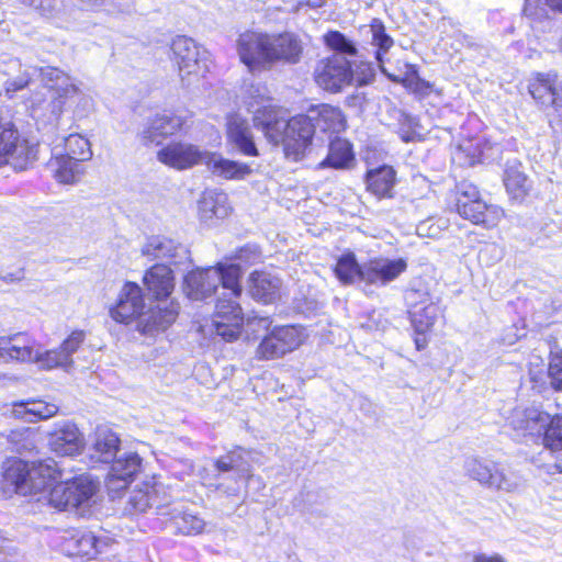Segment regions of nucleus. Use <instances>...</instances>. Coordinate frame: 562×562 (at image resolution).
I'll use <instances>...</instances> for the list:
<instances>
[{"label": "nucleus", "mask_w": 562, "mask_h": 562, "mask_svg": "<svg viewBox=\"0 0 562 562\" xmlns=\"http://www.w3.org/2000/svg\"><path fill=\"white\" fill-rule=\"evenodd\" d=\"M61 476L54 459L40 461L32 468L21 459H9L0 474V495L4 498L14 494L30 495L37 502L46 501L59 510L88 505L98 490V483L87 475L56 483Z\"/></svg>", "instance_id": "obj_1"}, {"label": "nucleus", "mask_w": 562, "mask_h": 562, "mask_svg": "<svg viewBox=\"0 0 562 562\" xmlns=\"http://www.w3.org/2000/svg\"><path fill=\"white\" fill-rule=\"evenodd\" d=\"M236 49L240 61L254 74L269 70L278 61L299 63L303 47L292 33L246 31L239 34Z\"/></svg>", "instance_id": "obj_2"}, {"label": "nucleus", "mask_w": 562, "mask_h": 562, "mask_svg": "<svg viewBox=\"0 0 562 562\" xmlns=\"http://www.w3.org/2000/svg\"><path fill=\"white\" fill-rule=\"evenodd\" d=\"M178 310L173 301L170 306L160 307L150 302L147 307L142 288L135 282H125L115 305L110 308V315L117 323L128 324L136 319L140 333L154 335L166 330L176 321Z\"/></svg>", "instance_id": "obj_3"}, {"label": "nucleus", "mask_w": 562, "mask_h": 562, "mask_svg": "<svg viewBox=\"0 0 562 562\" xmlns=\"http://www.w3.org/2000/svg\"><path fill=\"white\" fill-rule=\"evenodd\" d=\"M292 130L299 131L297 140L303 142L301 160L312 151V139L317 131L338 133L345 128V119L338 108L319 104L311 108L306 114L292 117ZM301 142H299L300 144Z\"/></svg>", "instance_id": "obj_4"}, {"label": "nucleus", "mask_w": 562, "mask_h": 562, "mask_svg": "<svg viewBox=\"0 0 562 562\" xmlns=\"http://www.w3.org/2000/svg\"><path fill=\"white\" fill-rule=\"evenodd\" d=\"M254 125L261 130L269 142L282 143L286 158L293 161L301 160V148L303 142L299 144V131L292 130V119L283 117L279 110L271 104H262L254 110Z\"/></svg>", "instance_id": "obj_5"}, {"label": "nucleus", "mask_w": 562, "mask_h": 562, "mask_svg": "<svg viewBox=\"0 0 562 562\" xmlns=\"http://www.w3.org/2000/svg\"><path fill=\"white\" fill-rule=\"evenodd\" d=\"M240 295H229L223 292L215 304L214 317L210 325L203 327L212 335L214 348L221 341L231 342L236 340L244 324V313L237 302Z\"/></svg>", "instance_id": "obj_6"}, {"label": "nucleus", "mask_w": 562, "mask_h": 562, "mask_svg": "<svg viewBox=\"0 0 562 562\" xmlns=\"http://www.w3.org/2000/svg\"><path fill=\"white\" fill-rule=\"evenodd\" d=\"M271 324L269 316H254L247 319L249 330L265 333L257 351H295L307 337L302 326H276L269 331Z\"/></svg>", "instance_id": "obj_7"}, {"label": "nucleus", "mask_w": 562, "mask_h": 562, "mask_svg": "<svg viewBox=\"0 0 562 562\" xmlns=\"http://www.w3.org/2000/svg\"><path fill=\"white\" fill-rule=\"evenodd\" d=\"M170 49L183 83L190 86L209 71V52L192 38L177 36L172 40Z\"/></svg>", "instance_id": "obj_8"}, {"label": "nucleus", "mask_w": 562, "mask_h": 562, "mask_svg": "<svg viewBox=\"0 0 562 562\" xmlns=\"http://www.w3.org/2000/svg\"><path fill=\"white\" fill-rule=\"evenodd\" d=\"M464 469L469 477L491 490L514 493L520 491L525 484L517 473L505 472L497 463L481 458H469Z\"/></svg>", "instance_id": "obj_9"}, {"label": "nucleus", "mask_w": 562, "mask_h": 562, "mask_svg": "<svg viewBox=\"0 0 562 562\" xmlns=\"http://www.w3.org/2000/svg\"><path fill=\"white\" fill-rule=\"evenodd\" d=\"M34 159V147L20 136L14 124L0 122V167L11 165L15 170H24Z\"/></svg>", "instance_id": "obj_10"}, {"label": "nucleus", "mask_w": 562, "mask_h": 562, "mask_svg": "<svg viewBox=\"0 0 562 562\" xmlns=\"http://www.w3.org/2000/svg\"><path fill=\"white\" fill-rule=\"evenodd\" d=\"M316 83L324 90L339 92L352 85V64L341 54L321 59L314 70Z\"/></svg>", "instance_id": "obj_11"}, {"label": "nucleus", "mask_w": 562, "mask_h": 562, "mask_svg": "<svg viewBox=\"0 0 562 562\" xmlns=\"http://www.w3.org/2000/svg\"><path fill=\"white\" fill-rule=\"evenodd\" d=\"M142 469V458L133 451H121L112 461L106 475V488L112 497L119 496Z\"/></svg>", "instance_id": "obj_12"}, {"label": "nucleus", "mask_w": 562, "mask_h": 562, "mask_svg": "<svg viewBox=\"0 0 562 562\" xmlns=\"http://www.w3.org/2000/svg\"><path fill=\"white\" fill-rule=\"evenodd\" d=\"M142 255L150 260H161L168 267L179 268L190 261L187 246L166 236H150L142 247Z\"/></svg>", "instance_id": "obj_13"}, {"label": "nucleus", "mask_w": 562, "mask_h": 562, "mask_svg": "<svg viewBox=\"0 0 562 562\" xmlns=\"http://www.w3.org/2000/svg\"><path fill=\"white\" fill-rule=\"evenodd\" d=\"M404 258L374 257L362 262V283L370 286H385L407 269Z\"/></svg>", "instance_id": "obj_14"}, {"label": "nucleus", "mask_w": 562, "mask_h": 562, "mask_svg": "<svg viewBox=\"0 0 562 562\" xmlns=\"http://www.w3.org/2000/svg\"><path fill=\"white\" fill-rule=\"evenodd\" d=\"M207 154L209 151L202 150L196 145L172 142L157 153V158L164 165L178 170H184L195 165H205Z\"/></svg>", "instance_id": "obj_15"}, {"label": "nucleus", "mask_w": 562, "mask_h": 562, "mask_svg": "<svg viewBox=\"0 0 562 562\" xmlns=\"http://www.w3.org/2000/svg\"><path fill=\"white\" fill-rule=\"evenodd\" d=\"M250 452L244 449H236L227 454L218 458L215 461V470L218 473V477H232L234 480L235 486H226L225 492L227 493H236L239 491V482L240 481H251L254 480V475L250 474L251 465H250Z\"/></svg>", "instance_id": "obj_16"}, {"label": "nucleus", "mask_w": 562, "mask_h": 562, "mask_svg": "<svg viewBox=\"0 0 562 562\" xmlns=\"http://www.w3.org/2000/svg\"><path fill=\"white\" fill-rule=\"evenodd\" d=\"M40 76L48 89L56 91L57 98L52 102V112L55 116H58L63 112L66 101L78 97L80 90L72 79L58 68L42 67L40 68Z\"/></svg>", "instance_id": "obj_17"}, {"label": "nucleus", "mask_w": 562, "mask_h": 562, "mask_svg": "<svg viewBox=\"0 0 562 562\" xmlns=\"http://www.w3.org/2000/svg\"><path fill=\"white\" fill-rule=\"evenodd\" d=\"M143 283L147 291V296L159 304L160 307L170 306L167 299L175 289V277L171 267L165 263H156L144 274Z\"/></svg>", "instance_id": "obj_18"}, {"label": "nucleus", "mask_w": 562, "mask_h": 562, "mask_svg": "<svg viewBox=\"0 0 562 562\" xmlns=\"http://www.w3.org/2000/svg\"><path fill=\"white\" fill-rule=\"evenodd\" d=\"M550 415L538 407H516L507 417V424L517 437L540 436L548 426Z\"/></svg>", "instance_id": "obj_19"}, {"label": "nucleus", "mask_w": 562, "mask_h": 562, "mask_svg": "<svg viewBox=\"0 0 562 562\" xmlns=\"http://www.w3.org/2000/svg\"><path fill=\"white\" fill-rule=\"evenodd\" d=\"M187 123V116L164 112L149 119L140 133V139L144 144H159L162 138L173 135Z\"/></svg>", "instance_id": "obj_20"}, {"label": "nucleus", "mask_w": 562, "mask_h": 562, "mask_svg": "<svg viewBox=\"0 0 562 562\" xmlns=\"http://www.w3.org/2000/svg\"><path fill=\"white\" fill-rule=\"evenodd\" d=\"M528 91L543 106L552 105L562 115V80L557 75L538 74L529 81Z\"/></svg>", "instance_id": "obj_21"}, {"label": "nucleus", "mask_w": 562, "mask_h": 562, "mask_svg": "<svg viewBox=\"0 0 562 562\" xmlns=\"http://www.w3.org/2000/svg\"><path fill=\"white\" fill-rule=\"evenodd\" d=\"M422 303H424L423 306L408 310L412 325L416 333L414 341L418 351L426 348V333L436 324L441 315L439 306L431 301L430 295H424Z\"/></svg>", "instance_id": "obj_22"}, {"label": "nucleus", "mask_w": 562, "mask_h": 562, "mask_svg": "<svg viewBox=\"0 0 562 562\" xmlns=\"http://www.w3.org/2000/svg\"><path fill=\"white\" fill-rule=\"evenodd\" d=\"M227 143L234 151L243 156H259L251 127L248 121L239 115L229 117L227 122Z\"/></svg>", "instance_id": "obj_23"}, {"label": "nucleus", "mask_w": 562, "mask_h": 562, "mask_svg": "<svg viewBox=\"0 0 562 562\" xmlns=\"http://www.w3.org/2000/svg\"><path fill=\"white\" fill-rule=\"evenodd\" d=\"M281 280L267 271H254L247 280L249 295L257 302L273 304L280 299Z\"/></svg>", "instance_id": "obj_24"}, {"label": "nucleus", "mask_w": 562, "mask_h": 562, "mask_svg": "<svg viewBox=\"0 0 562 562\" xmlns=\"http://www.w3.org/2000/svg\"><path fill=\"white\" fill-rule=\"evenodd\" d=\"M218 285V273L212 267L192 270L184 277V292L191 300L200 301L211 296Z\"/></svg>", "instance_id": "obj_25"}, {"label": "nucleus", "mask_w": 562, "mask_h": 562, "mask_svg": "<svg viewBox=\"0 0 562 562\" xmlns=\"http://www.w3.org/2000/svg\"><path fill=\"white\" fill-rule=\"evenodd\" d=\"M494 151H498V147L483 138L467 139L456 148L452 160L460 166L471 167L491 161L494 158Z\"/></svg>", "instance_id": "obj_26"}, {"label": "nucleus", "mask_w": 562, "mask_h": 562, "mask_svg": "<svg viewBox=\"0 0 562 562\" xmlns=\"http://www.w3.org/2000/svg\"><path fill=\"white\" fill-rule=\"evenodd\" d=\"M82 445L83 439L79 429L68 422L57 425L49 438L52 450L60 456H74L81 450Z\"/></svg>", "instance_id": "obj_27"}, {"label": "nucleus", "mask_w": 562, "mask_h": 562, "mask_svg": "<svg viewBox=\"0 0 562 562\" xmlns=\"http://www.w3.org/2000/svg\"><path fill=\"white\" fill-rule=\"evenodd\" d=\"M364 182L367 190L378 199H391L396 184V171L389 165L369 169Z\"/></svg>", "instance_id": "obj_28"}, {"label": "nucleus", "mask_w": 562, "mask_h": 562, "mask_svg": "<svg viewBox=\"0 0 562 562\" xmlns=\"http://www.w3.org/2000/svg\"><path fill=\"white\" fill-rule=\"evenodd\" d=\"M205 166L214 176L226 180H243L252 171L248 164L231 160L220 154L210 151Z\"/></svg>", "instance_id": "obj_29"}, {"label": "nucleus", "mask_w": 562, "mask_h": 562, "mask_svg": "<svg viewBox=\"0 0 562 562\" xmlns=\"http://www.w3.org/2000/svg\"><path fill=\"white\" fill-rule=\"evenodd\" d=\"M355 161L352 145L339 137L330 139L327 156L318 164L319 169H349Z\"/></svg>", "instance_id": "obj_30"}, {"label": "nucleus", "mask_w": 562, "mask_h": 562, "mask_svg": "<svg viewBox=\"0 0 562 562\" xmlns=\"http://www.w3.org/2000/svg\"><path fill=\"white\" fill-rule=\"evenodd\" d=\"M227 194L222 191L206 190L198 202V210L201 221L207 222L213 218H224L229 212Z\"/></svg>", "instance_id": "obj_31"}, {"label": "nucleus", "mask_w": 562, "mask_h": 562, "mask_svg": "<svg viewBox=\"0 0 562 562\" xmlns=\"http://www.w3.org/2000/svg\"><path fill=\"white\" fill-rule=\"evenodd\" d=\"M503 182L510 199L517 202H522L531 190V181L517 160L507 164Z\"/></svg>", "instance_id": "obj_32"}, {"label": "nucleus", "mask_w": 562, "mask_h": 562, "mask_svg": "<svg viewBox=\"0 0 562 562\" xmlns=\"http://www.w3.org/2000/svg\"><path fill=\"white\" fill-rule=\"evenodd\" d=\"M122 450L120 449V439L109 429H98L93 443L91 446V458L95 461L109 463Z\"/></svg>", "instance_id": "obj_33"}, {"label": "nucleus", "mask_w": 562, "mask_h": 562, "mask_svg": "<svg viewBox=\"0 0 562 562\" xmlns=\"http://www.w3.org/2000/svg\"><path fill=\"white\" fill-rule=\"evenodd\" d=\"M369 33L371 34L370 44L374 47V59L376 60L380 70L385 72L384 57L394 46V40L390 34H387L386 27L380 19H372L369 25Z\"/></svg>", "instance_id": "obj_34"}, {"label": "nucleus", "mask_w": 562, "mask_h": 562, "mask_svg": "<svg viewBox=\"0 0 562 562\" xmlns=\"http://www.w3.org/2000/svg\"><path fill=\"white\" fill-rule=\"evenodd\" d=\"M58 412V406L42 401L20 402L13 405L12 414L16 418L27 423H35L38 419H47Z\"/></svg>", "instance_id": "obj_35"}, {"label": "nucleus", "mask_w": 562, "mask_h": 562, "mask_svg": "<svg viewBox=\"0 0 562 562\" xmlns=\"http://www.w3.org/2000/svg\"><path fill=\"white\" fill-rule=\"evenodd\" d=\"M457 212L465 220H469L473 224H482L490 226L494 224L493 214L496 210L493 206H488L483 200L473 202H461L456 204Z\"/></svg>", "instance_id": "obj_36"}, {"label": "nucleus", "mask_w": 562, "mask_h": 562, "mask_svg": "<svg viewBox=\"0 0 562 562\" xmlns=\"http://www.w3.org/2000/svg\"><path fill=\"white\" fill-rule=\"evenodd\" d=\"M49 166L54 170L56 179L61 183H74L82 173L81 162L57 151Z\"/></svg>", "instance_id": "obj_37"}, {"label": "nucleus", "mask_w": 562, "mask_h": 562, "mask_svg": "<svg viewBox=\"0 0 562 562\" xmlns=\"http://www.w3.org/2000/svg\"><path fill=\"white\" fill-rule=\"evenodd\" d=\"M335 274L344 284H352L357 281L362 283V263L357 261L353 252L344 254L337 260Z\"/></svg>", "instance_id": "obj_38"}, {"label": "nucleus", "mask_w": 562, "mask_h": 562, "mask_svg": "<svg viewBox=\"0 0 562 562\" xmlns=\"http://www.w3.org/2000/svg\"><path fill=\"white\" fill-rule=\"evenodd\" d=\"M220 277V284H222L223 292L229 293V295H240L241 294V285H240V277L241 269L239 265L231 263H218L216 267H212Z\"/></svg>", "instance_id": "obj_39"}, {"label": "nucleus", "mask_w": 562, "mask_h": 562, "mask_svg": "<svg viewBox=\"0 0 562 562\" xmlns=\"http://www.w3.org/2000/svg\"><path fill=\"white\" fill-rule=\"evenodd\" d=\"M65 156L82 162L92 157L90 143L87 138L79 134H70L65 138Z\"/></svg>", "instance_id": "obj_40"}, {"label": "nucleus", "mask_w": 562, "mask_h": 562, "mask_svg": "<svg viewBox=\"0 0 562 562\" xmlns=\"http://www.w3.org/2000/svg\"><path fill=\"white\" fill-rule=\"evenodd\" d=\"M22 357H16L21 361H34L41 368L53 369L56 367H67L71 360V353H20Z\"/></svg>", "instance_id": "obj_41"}, {"label": "nucleus", "mask_w": 562, "mask_h": 562, "mask_svg": "<svg viewBox=\"0 0 562 562\" xmlns=\"http://www.w3.org/2000/svg\"><path fill=\"white\" fill-rule=\"evenodd\" d=\"M546 448L554 451L562 449V416H550L548 426L539 436Z\"/></svg>", "instance_id": "obj_42"}, {"label": "nucleus", "mask_w": 562, "mask_h": 562, "mask_svg": "<svg viewBox=\"0 0 562 562\" xmlns=\"http://www.w3.org/2000/svg\"><path fill=\"white\" fill-rule=\"evenodd\" d=\"M25 5L36 10L42 16L60 20L65 15L64 0H22Z\"/></svg>", "instance_id": "obj_43"}, {"label": "nucleus", "mask_w": 562, "mask_h": 562, "mask_svg": "<svg viewBox=\"0 0 562 562\" xmlns=\"http://www.w3.org/2000/svg\"><path fill=\"white\" fill-rule=\"evenodd\" d=\"M151 487L146 485L144 488L133 490L127 498L126 510L131 514L143 513L151 506L154 496L151 494Z\"/></svg>", "instance_id": "obj_44"}, {"label": "nucleus", "mask_w": 562, "mask_h": 562, "mask_svg": "<svg viewBox=\"0 0 562 562\" xmlns=\"http://www.w3.org/2000/svg\"><path fill=\"white\" fill-rule=\"evenodd\" d=\"M176 528L183 535H199L204 530L205 521L191 513H182L175 517Z\"/></svg>", "instance_id": "obj_45"}, {"label": "nucleus", "mask_w": 562, "mask_h": 562, "mask_svg": "<svg viewBox=\"0 0 562 562\" xmlns=\"http://www.w3.org/2000/svg\"><path fill=\"white\" fill-rule=\"evenodd\" d=\"M325 41L330 48L337 52L336 54H341L344 56L357 55V47L355 43L338 31L328 32L325 35Z\"/></svg>", "instance_id": "obj_46"}, {"label": "nucleus", "mask_w": 562, "mask_h": 562, "mask_svg": "<svg viewBox=\"0 0 562 562\" xmlns=\"http://www.w3.org/2000/svg\"><path fill=\"white\" fill-rule=\"evenodd\" d=\"M26 336L18 333L13 336H0V351H32V347L24 344Z\"/></svg>", "instance_id": "obj_47"}, {"label": "nucleus", "mask_w": 562, "mask_h": 562, "mask_svg": "<svg viewBox=\"0 0 562 562\" xmlns=\"http://www.w3.org/2000/svg\"><path fill=\"white\" fill-rule=\"evenodd\" d=\"M375 69L372 63L361 61L352 68V85L358 87L367 86L373 81Z\"/></svg>", "instance_id": "obj_48"}, {"label": "nucleus", "mask_w": 562, "mask_h": 562, "mask_svg": "<svg viewBox=\"0 0 562 562\" xmlns=\"http://www.w3.org/2000/svg\"><path fill=\"white\" fill-rule=\"evenodd\" d=\"M401 137L405 143L414 140L416 128L419 126L418 119L412 114L401 112L398 117Z\"/></svg>", "instance_id": "obj_49"}, {"label": "nucleus", "mask_w": 562, "mask_h": 562, "mask_svg": "<svg viewBox=\"0 0 562 562\" xmlns=\"http://www.w3.org/2000/svg\"><path fill=\"white\" fill-rule=\"evenodd\" d=\"M236 259L246 266L256 265L262 259L261 250L255 244H247L238 249Z\"/></svg>", "instance_id": "obj_50"}, {"label": "nucleus", "mask_w": 562, "mask_h": 562, "mask_svg": "<svg viewBox=\"0 0 562 562\" xmlns=\"http://www.w3.org/2000/svg\"><path fill=\"white\" fill-rule=\"evenodd\" d=\"M549 374L553 387L562 391V353H550Z\"/></svg>", "instance_id": "obj_51"}, {"label": "nucleus", "mask_w": 562, "mask_h": 562, "mask_svg": "<svg viewBox=\"0 0 562 562\" xmlns=\"http://www.w3.org/2000/svg\"><path fill=\"white\" fill-rule=\"evenodd\" d=\"M482 200L480 198V192L475 186L469 182H461L457 186V203L461 202L468 203L473 201Z\"/></svg>", "instance_id": "obj_52"}, {"label": "nucleus", "mask_w": 562, "mask_h": 562, "mask_svg": "<svg viewBox=\"0 0 562 562\" xmlns=\"http://www.w3.org/2000/svg\"><path fill=\"white\" fill-rule=\"evenodd\" d=\"M86 333L83 330H74L61 344L59 351L70 352L83 348Z\"/></svg>", "instance_id": "obj_53"}, {"label": "nucleus", "mask_w": 562, "mask_h": 562, "mask_svg": "<svg viewBox=\"0 0 562 562\" xmlns=\"http://www.w3.org/2000/svg\"><path fill=\"white\" fill-rule=\"evenodd\" d=\"M30 77L27 75L19 76L15 79L5 82V93L11 97L12 93L22 90L29 85Z\"/></svg>", "instance_id": "obj_54"}, {"label": "nucleus", "mask_w": 562, "mask_h": 562, "mask_svg": "<svg viewBox=\"0 0 562 562\" xmlns=\"http://www.w3.org/2000/svg\"><path fill=\"white\" fill-rule=\"evenodd\" d=\"M424 295H429L427 292H422L419 290H409L405 294V300L409 310L417 308V306H423Z\"/></svg>", "instance_id": "obj_55"}, {"label": "nucleus", "mask_w": 562, "mask_h": 562, "mask_svg": "<svg viewBox=\"0 0 562 562\" xmlns=\"http://www.w3.org/2000/svg\"><path fill=\"white\" fill-rule=\"evenodd\" d=\"M23 277H24V273H23L22 269H19L14 272L4 273V274L0 273V279L7 283L20 281L23 279Z\"/></svg>", "instance_id": "obj_56"}, {"label": "nucleus", "mask_w": 562, "mask_h": 562, "mask_svg": "<svg viewBox=\"0 0 562 562\" xmlns=\"http://www.w3.org/2000/svg\"><path fill=\"white\" fill-rule=\"evenodd\" d=\"M541 0H525L524 13L526 15H533L537 13V9L540 5Z\"/></svg>", "instance_id": "obj_57"}, {"label": "nucleus", "mask_w": 562, "mask_h": 562, "mask_svg": "<svg viewBox=\"0 0 562 562\" xmlns=\"http://www.w3.org/2000/svg\"><path fill=\"white\" fill-rule=\"evenodd\" d=\"M474 562H504V561L498 557H486L484 554H480L474 558Z\"/></svg>", "instance_id": "obj_58"}, {"label": "nucleus", "mask_w": 562, "mask_h": 562, "mask_svg": "<svg viewBox=\"0 0 562 562\" xmlns=\"http://www.w3.org/2000/svg\"><path fill=\"white\" fill-rule=\"evenodd\" d=\"M546 4L560 13H562V0H546Z\"/></svg>", "instance_id": "obj_59"}, {"label": "nucleus", "mask_w": 562, "mask_h": 562, "mask_svg": "<svg viewBox=\"0 0 562 562\" xmlns=\"http://www.w3.org/2000/svg\"><path fill=\"white\" fill-rule=\"evenodd\" d=\"M525 336V334H517V333H514V334H507L505 337H504V341L508 345H513L515 344L520 337Z\"/></svg>", "instance_id": "obj_60"}, {"label": "nucleus", "mask_w": 562, "mask_h": 562, "mask_svg": "<svg viewBox=\"0 0 562 562\" xmlns=\"http://www.w3.org/2000/svg\"><path fill=\"white\" fill-rule=\"evenodd\" d=\"M87 8H97L103 4L104 0H81Z\"/></svg>", "instance_id": "obj_61"}, {"label": "nucleus", "mask_w": 562, "mask_h": 562, "mask_svg": "<svg viewBox=\"0 0 562 562\" xmlns=\"http://www.w3.org/2000/svg\"><path fill=\"white\" fill-rule=\"evenodd\" d=\"M416 80H417V85L420 86V87H428V82H426L425 80L420 79L418 76H416Z\"/></svg>", "instance_id": "obj_62"}, {"label": "nucleus", "mask_w": 562, "mask_h": 562, "mask_svg": "<svg viewBox=\"0 0 562 562\" xmlns=\"http://www.w3.org/2000/svg\"><path fill=\"white\" fill-rule=\"evenodd\" d=\"M270 355H271V359H274V355H276V353H274V352H271Z\"/></svg>", "instance_id": "obj_63"}, {"label": "nucleus", "mask_w": 562, "mask_h": 562, "mask_svg": "<svg viewBox=\"0 0 562 562\" xmlns=\"http://www.w3.org/2000/svg\"><path fill=\"white\" fill-rule=\"evenodd\" d=\"M270 355H271V359H274V355H276V353H274V352H271Z\"/></svg>", "instance_id": "obj_64"}]
</instances>
